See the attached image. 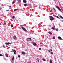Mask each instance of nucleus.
I'll use <instances>...</instances> for the list:
<instances>
[{
  "instance_id": "obj_1",
  "label": "nucleus",
  "mask_w": 63,
  "mask_h": 63,
  "mask_svg": "<svg viewBox=\"0 0 63 63\" xmlns=\"http://www.w3.org/2000/svg\"><path fill=\"white\" fill-rule=\"evenodd\" d=\"M49 17L50 18V20H51V21L53 20H54V18H53V17L52 16H49Z\"/></svg>"
},
{
  "instance_id": "obj_2",
  "label": "nucleus",
  "mask_w": 63,
  "mask_h": 63,
  "mask_svg": "<svg viewBox=\"0 0 63 63\" xmlns=\"http://www.w3.org/2000/svg\"><path fill=\"white\" fill-rule=\"evenodd\" d=\"M56 8H57V9H58V10H59L60 11V12H62V11L61 10V9L59 7H58V6H56Z\"/></svg>"
},
{
  "instance_id": "obj_3",
  "label": "nucleus",
  "mask_w": 63,
  "mask_h": 63,
  "mask_svg": "<svg viewBox=\"0 0 63 63\" xmlns=\"http://www.w3.org/2000/svg\"><path fill=\"white\" fill-rule=\"evenodd\" d=\"M21 28L22 29H23V30L24 31L26 32L27 30H26V29H25V28H24V27H21Z\"/></svg>"
},
{
  "instance_id": "obj_4",
  "label": "nucleus",
  "mask_w": 63,
  "mask_h": 63,
  "mask_svg": "<svg viewBox=\"0 0 63 63\" xmlns=\"http://www.w3.org/2000/svg\"><path fill=\"white\" fill-rule=\"evenodd\" d=\"M12 51H13V52H14V54H16V51L15 50H14V49H12Z\"/></svg>"
},
{
  "instance_id": "obj_5",
  "label": "nucleus",
  "mask_w": 63,
  "mask_h": 63,
  "mask_svg": "<svg viewBox=\"0 0 63 63\" xmlns=\"http://www.w3.org/2000/svg\"><path fill=\"white\" fill-rule=\"evenodd\" d=\"M12 43H10L9 42H6L5 43L6 45H9V44H11Z\"/></svg>"
},
{
  "instance_id": "obj_6",
  "label": "nucleus",
  "mask_w": 63,
  "mask_h": 63,
  "mask_svg": "<svg viewBox=\"0 0 63 63\" xmlns=\"http://www.w3.org/2000/svg\"><path fill=\"white\" fill-rule=\"evenodd\" d=\"M21 53L22 54H23V55H25L26 54L24 52H22Z\"/></svg>"
},
{
  "instance_id": "obj_7",
  "label": "nucleus",
  "mask_w": 63,
  "mask_h": 63,
  "mask_svg": "<svg viewBox=\"0 0 63 63\" xmlns=\"http://www.w3.org/2000/svg\"><path fill=\"white\" fill-rule=\"evenodd\" d=\"M26 40H31L32 39L30 38H28L26 39Z\"/></svg>"
},
{
  "instance_id": "obj_8",
  "label": "nucleus",
  "mask_w": 63,
  "mask_h": 63,
  "mask_svg": "<svg viewBox=\"0 0 63 63\" xmlns=\"http://www.w3.org/2000/svg\"><path fill=\"white\" fill-rule=\"evenodd\" d=\"M58 38L59 40H61V38L60 36H58Z\"/></svg>"
},
{
  "instance_id": "obj_9",
  "label": "nucleus",
  "mask_w": 63,
  "mask_h": 63,
  "mask_svg": "<svg viewBox=\"0 0 63 63\" xmlns=\"http://www.w3.org/2000/svg\"><path fill=\"white\" fill-rule=\"evenodd\" d=\"M16 36H13V38L14 39H16Z\"/></svg>"
},
{
  "instance_id": "obj_10",
  "label": "nucleus",
  "mask_w": 63,
  "mask_h": 63,
  "mask_svg": "<svg viewBox=\"0 0 63 63\" xmlns=\"http://www.w3.org/2000/svg\"><path fill=\"white\" fill-rule=\"evenodd\" d=\"M23 2L24 3H26V1L25 0H23Z\"/></svg>"
},
{
  "instance_id": "obj_11",
  "label": "nucleus",
  "mask_w": 63,
  "mask_h": 63,
  "mask_svg": "<svg viewBox=\"0 0 63 63\" xmlns=\"http://www.w3.org/2000/svg\"><path fill=\"white\" fill-rule=\"evenodd\" d=\"M33 45L34 46H36V45H37V44L35 43H33Z\"/></svg>"
},
{
  "instance_id": "obj_12",
  "label": "nucleus",
  "mask_w": 63,
  "mask_h": 63,
  "mask_svg": "<svg viewBox=\"0 0 63 63\" xmlns=\"http://www.w3.org/2000/svg\"><path fill=\"white\" fill-rule=\"evenodd\" d=\"M48 33L50 34L51 35H52V33L51 32H50V31Z\"/></svg>"
},
{
  "instance_id": "obj_13",
  "label": "nucleus",
  "mask_w": 63,
  "mask_h": 63,
  "mask_svg": "<svg viewBox=\"0 0 63 63\" xmlns=\"http://www.w3.org/2000/svg\"><path fill=\"white\" fill-rule=\"evenodd\" d=\"M15 58V57L14 56H13L12 58V61H14V58Z\"/></svg>"
},
{
  "instance_id": "obj_14",
  "label": "nucleus",
  "mask_w": 63,
  "mask_h": 63,
  "mask_svg": "<svg viewBox=\"0 0 63 63\" xmlns=\"http://www.w3.org/2000/svg\"><path fill=\"white\" fill-rule=\"evenodd\" d=\"M50 63H52V60H50Z\"/></svg>"
},
{
  "instance_id": "obj_15",
  "label": "nucleus",
  "mask_w": 63,
  "mask_h": 63,
  "mask_svg": "<svg viewBox=\"0 0 63 63\" xmlns=\"http://www.w3.org/2000/svg\"><path fill=\"white\" fill-rule=\"evenodd\" d=\"M21 1V0H19L18 1V2L19 3H20Z\"/></svg>"
},
{
  "instance_id": "obj_16",
  "label": "nucleus",
  "mask_w": 63,
  "mask_h": 63,
  "mask_svg": "<svg viewBox=\"0 0 63 63\" xmlns=\"http://www.w3.org/2000/svg\"><path fill=\"white\" fill-rule=\"evenodd\" d=\"M16 10H18V9H14V11H16Z\"/></svg>"
},
{
  "instance_id": "obj_17",
  "label": "nucleus",
  "mask_w": 63,
  "mask_h": 63,
  "mask_svg": "<svg viewBox=\"0 0 63 63\" xmlns=\"http://www.w3.org/2000/svg\"><path fill=\"white\" fill-rule=\"evenodd\" d=\"M3 47L4 48H6V47H5V46L4 45H3Z\"/></svg>"
},
{
  "instance_id": "obj_18",
  "label": "nucleus",
  "mask_w": 63,
  "mask_h": 63,
  "mask_svg": "<svg viewBox=\"0 0 63 63\" xmlns=\"http://www.w3.org/2000/svg\"><path fill=\"white\" fill-rule=\"evenodd\" d=\"M60 18H61L63 19V18L62 17V16H60Z\"/></svg>"
},
{
  "instance_id": "obj_19",
  "label": "nucleus",
  "mask_w": 63,
  "mask_h": 63,
  "mask_svg": "<svg viewBox=\"0 0 63 63\" xmlns=\"http://www.w3.org/2000/svg\"><path fill=\"white\" fill-rule=\"evenodd\" d=\"M6 57H8V55H7V54H6Z\"/></svg>"
},
{
  "instance_id": "obj_20",
  "label": "nucleus",
  "mask_w": 63,
  "mask_h": 63,
  "mask_svg": "<svg viewBox=\"0 0 63 63\" xmlns=\"http://www.w3.org/2000/svg\"><path fill=\"white\" fill-rule=\"evenodd\" d=\"M27 4H24V6L25 7H26V6H27Z\"/></svg>"
},
{
  "instance_id": "obj_21",
  "label": "nucleus",
  "mask_w": 63,
  "mask_h": 63,
  "mask_svg": "<svg viewBox=\"0 0 63 63\" xmlns=\"http://www.w3.org/2000/svg\"><path fill=\"white\" fill-rule=\"evenodd\" d=\"M55 37L54 36L53 37V39H55Z\"/></svg>"
},
{
  "instance_id": "obj_22",
  "label": "nucleus",
  "mask_w": 63,
  "mask_h": 63,
  "mask_svg": "<svg viewBox=\"0 0 63 63\" xmlns=\"http://www.w3.org/2000/svg\"><path fill=\"white\" fill-rule=\"evenodd\" d=\"M0 56H3V55H2V54H0Z\"/></svg>"
},
{
  "instance_id": "obj_23",
  "label": "nucleus",
  "mask_w": 63,
  "mask_h": 63,
  "mask_svg": "<svg viewBox=\"0 0 63 63\" xmlns=\"http://www.w3.org/2000/svg\"><path fill=\"white\" fill-rule=\"evenodd\" d=\"M51 29H53V30H54V28L53 27H52V28H51Z\"/></svg>"
},
{
  "instance_id": "obj_24",
  "label": "nucleus",
  "mask_w": 63,
  "mask_h": 63,
  "mask_svg": "<svg viewBox=\"0 0 63 63\" xmlns=\"http://www.w3.org/2000/svg\"><path fill=\"white\" fill-rule=\"evenodd\" d=\"M55 30H56V31H58V29H55Z\"/></svg>"
},
{
  "instance_id": "obj_25",
  "label": "nucleus",
  "mask_w": 63,
  "mask_h": 63,
  "mask_svg": "<svg viewBox=\"0 0 63 63\" xmlns=\"http://www.w3.org/2000/svg\"><path fill=\"white\" fill-rule=\"evenodd\" d=\"M51 54H53V52H51V53H50Z\"/></svg>"
},
{
  "instance_id": "obj_26",
  "label": "nucleus",
  "mask_w": 63,
  "mask_h": 63,
  "mask_svg": "<svg viewBox=\"0 0 63 63\" xmlns=\"http://www.w3.org/2000/svg\"><path fill=\"white\" fill-rule=\"evenodd\" d=\"M43 61H46V60H45V59H43Z\"/></svg>"
},
{
  "instance_id": "obj_27",
  "label": "nucleus",
  "mask_w": 63,
  "mask_h": 63,
  "mask_svg": "<svg viewBox=\"0 0 63 63\" xmlns=\"http://www.w3.org/2000/svg\"><path fill=\"white\" fill-rule=\"evenodd\" d=\"M30 8H32V6H31V5H30Z\"/></svg>"
},
{
  "instance_id": "obj_28",
  "label": "nucleus",
  "mask_w": 63,
  "mask_h": 63,
  "mask_svg": "<svg viewBox=\"0 0 63 63\" xmlns=\"http://www.w3.org/2000/svg\"><path fill=\"white\" fill-rule=\"evenodd\" d=\"M11 27H13V25H11Z\"/></svg>"
},
{
  "instance_id": "obj_29",
  "label": "nucleus",
  "mask_w": 63,
  "mask_h": 63,
  "mask_svg": "<svg viewBox=\"0 0 63 63\" xmlns=\"http://www.w3.org/2000/svg\"><path fill=\"white\" fill-rule=\"evenodd\" d=\"M53 8L54 9V11H56V10H55V9L53 7Z\"/></svg>"
},
{
  "instance_id": "obj_30",
  "label": "nucleus",
  "mask_w": 63,
  "mask_h": 63,
  "mask_svg": "<svg viewBox=\"0 0 63 63\" xmlns=\"http://www.w3.org/2000/svg\"><path fill=\"white\" fill-rule=\"evenodd\" d=\"M4 25H6V23L5 21H4Z\"/></svg>"
},
{
  "instance_id": "obj_31",
  "label": "nucleus",
  "mask_w": 63,
  "mask_h": 63,
  "mask_svg": "<svg viewBox=\"0 0 63 63\" xmlns=\"http://www.w3.org/2000/svg\"><path fill=\"white\" fill-rule=\"evenodd\" d=\"M56 17L57 18H59V17H58V16H57Z\"/></svg>"
},
{
  "instance_id": "obj_32",
  "label": "nucleus",
  "mask_w": 63,
  "mask_h": 63,
  "mask_svg": "<svg viewBox=\"0 0 63 63\" xmlns=\"http://www.w3.org/2000/svg\"><path fill=\"white\" fill-rule=\"evenodd\" d=\"M37 61L38 62H39V58H37Z\"/></svg>"
},
{
  "instance_id": "obj_33",
  "label": "nucleus",
  "mask_w": 63,
  "mask_h": 63,
  "mask_svg": "<svg viewBox=\"0 0 63 63\" xmlns=\"http://www.w3.org/2000/svg\"><path fill=\"white\" fill-rule=\"evenodd\" d=\"M18 57H19V58H20V55H18Z\"/></svg>"
},
{
  "instance_id": "obj_34",
  "label": "nucleus",
  "mask_w": 63,
  "mask_h": 63,
  "mask_svg": "<svg viewBox=\"0 0 63 63\" xmlns=\"http://www.w3.org/2000/svg\"><path fill=\"white\" fill-rule=\"evenodd\" d=\"M52 11V10L51 9V10L50 11V12H51Z\"/></svg>"
},
{
  "instance_id": "obj_35",
  "label": "nucleus",
  "mask_w": 63,
  "mask_h": 63,
  "mask_svg": "<svg viewBox=\"0 0 63 63\" xmlns=\"http://www.w3.org/2000/svg\"><path fill=\"white\" fill-rule=\"evenodd\" d=\"M12 18L13 19L14 18H15V16H13V17H12Z\"/></svg>"
},
{
  "instance_id": "obj_36",
  "label": "nucleus",
  "mask_w": 63,
  "mask_h": 63,
  "mask_svg": "<svg viewBox=\"0 0 63 63\" xmlns=\"http://www.w3.org/2000/svg\"><path fill=\"white\" fill-rule=\"evenodd\" d=\"M14 3H15V2H13L12 3V4H14Z\"/></svg>"
},
{
  "instance_id": "obj_37",
  "label": "nucleus",
  "mask_w": 63,
  "mask_h": 63,
  "mask_svg": "<svg viewBox=\"0 0 63 63\" xmlns=\"http://www.w3.org/2000/svg\"><path fill=\"white\" fill-rule=\"evenodd\" d=\"M24 26V25H20V26Z\"/></svg>"
},
{
  "instance_id": "obj_38",
  "label": "nucleus",
  "mask_w": 63,
  "mask_h": 63,
  "mask_svg": "<svg viewBox=\"0 0 63 63\" xmlns=\"http://www.w3.org/2000/svg\"><path fill=\"white\" fill-rule=\"evenodd\" d=\"M39 50H41V48H39Z\"/></svg>"
},
{
  "instance_id": "obj_39",
  "label": "nucleus",
  "mask_w": 63,
  "mask_h": 63,
  "mask_svg": "<svg viewBox=\"0 0 63 63\" xmlns=\"http://www.w3.org/2000/svg\"><path fill=\"white\" fill-rule=\"evenodd\" d=\"M2 10V8H1V7H0V10Z\"/></svg>"
},
{
  "instance_id": "obj_40",
  "label": "nucleus",
  "mask_w": 63,
  "mask_h": 63,
  "mask_svg": "<svg viewBox=\"0 0 63 63\" xmlns=\"http://www.w3.org/2000/svg\"><path fill=\"white\" fill-rule=\"evenodd\" d=\"M48 51L49 52H50V50H48Z\"/></svg>"
},
{
  "instance_id": "obj_41",
  "label": "nucleus",
  "mask_w": 63,
  "mask_h": 63,
  "mask_svg": "<svg viewBox=\"0 0 63 63\" xmlns=\"http://www.w3.org/2000/svg\"><path fill=\"white\" fill-rule=\"evenodd\" d=\"M6 11L7 12L8 11H9V10H6Z\"/></svg>"
},
{
  "instance_id": "obj_42",
  "label": "nucleus",
  "mask_w": 63,
  "mask_h": 63,
  "mask_svg": "<svg viewBox=\"0 0 63 63\" xmlns=\"http://www.w3.org/2000/svg\"><path fill=\"white\" fill-rule=\"evenodd\" d=\"M11 6H9V8H11Z\"/></svg>"
},
{
  "instance_id": "obj_43",
  "label": "nucleus",
  "mask_w": 63,
  "mask_h": 63,
  "mask_svg": "<svg viewBox=\"0 0 63 63\" xmlns=\"http://www.w3.org/2000/svg\"><path fill=\"white\" fill-rule=\"evenodd\" d=\"M51 51H52V49H51Z\"/></svg>"
},
{
  "instance_id": "obj_44",
  "label": "nucleus",
  "mask_w": 63,
  "mask_h": 63,
  "mask_svg": "<svg viewBox=\"0 0 63 63\" xmlns=\"http://www.w3.org/2000/svg\"><path fill=\"white\" fill-rule=\"evenodd\" d=\"M13 51H11V52H13Z\"/></svg>"
},
{
  "instance_id": "obj_45",
  "label": "nucleus",
  "mask_w": 63,
  "mask_h": 63,
  "mask_svg": "<svg viewBox=\"0 0 63 63\" xmlns=\"http://www.w3.org/2000/svg\"><path fill=\"white\" fill-rule=\"evenodd\" d=\"M58 16H60V15L58 14Z\"/></svg>"
},
{
  "instance_id": "obj_46",
  "label": "nucleus",
  "mask_w": 63,
  "mask_h": 63,
  "mask_svg": "<svg viewBox=\"0 0 63 63\" xmlns=\"http://www.w3.org/2000/svg\"><path fill=\"white\" fill-rule=\"evenodd\" d=\"M41 26V27H42V25H41V26Z\"/></svg>"
},
{
  "instance_id": "obj_47",
  "label": "nucleus",
  "mask_w": 63,
  "mask_h": 63,
  "mask_svg": "<svg viewBox=\"0 0 63 63\" xmlns=\"http://www.w3.org/2000/svg\"><path fill=\"white\" fill-rule=\"evenodd\" d=\"M52 48V47H51V48Z\"/></svg>"
},
{
  "instance_id": "obj_48",
  "label": "nucleus",
  "mask_w": 63,
  "mask_h": 63,
  "mask_svg": "<svg viewBox=\"0 0 63 63\" xmlns=\"http://www.w3.org/2000/svg\"><path fill=\"white\" fill-rule=\"evenodd\" d=\"M1 24L0 23V25H1Z\"/></svg>"
},
{
  "instance_id": "obj_49",
  "label": "nucleus",
  "mask_w": 63,
  "mask_h": 63,
  "mask_svg": "<svg viewBox=\"0 0 63 63\" xmlns=\"http://www.w3.org/2000/svg\"><path fill=\"white\" fill-rule=\"evenodd\" d=\"M30 63H31L30 62Z\"/></svg>"
},
{
  "instance_id": "obj_50",
  "label": "nucleus",
  "mask_w": 63,
  "mask_h": 63,
  "mask_svg": "<svg viewBox=\"0 0 63 63\" xmlns=\"http://www.w3.org/2000/svg\"><path fill=\"white\" fill-rule=\"evenodd\" d=\"M16 1V0H15Z\"/></svg>"
},
{
  "instance_id": "obj_51",
  "label": "nucleus",
  "mask_w": 63,
  "mask_h": 63,
  "mask_svg": "<svg viewBox=\"0 0 63 63\" xmlns=\"http://www.w3.org/2000/svg\"><path fill=\"white\" fill-rule=\"evenodd\" d=\"M50 47H51L50 46Z\"/></svg>"
}]
</instances>
